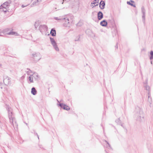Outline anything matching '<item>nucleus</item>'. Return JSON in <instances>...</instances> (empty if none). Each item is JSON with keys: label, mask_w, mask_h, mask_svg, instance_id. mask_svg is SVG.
Wrapping results in <instances>:
<instances>
[{"label": "nucleus", "mask_w": 153, "mask_h": 153, "mask_svg": "<svg viewBox=\"0 0 153 153\" xmlns=\"http://www.w3.org/2000/svg\"><path fill=\"white\" fill-rule=\"evenodd\" d=\"M57 101L58 102H59V101L57 99Z\"/></svg>", "instance_id": "nucleus-43"}, {"label": "nucleus", "mask_w": 153, "mask_h": 153, "mask_svg": "<svg viewBox=\"0 0 153 153\" xmlns=\"http://www.w3.org/2000/svg\"><path fill=\"white\" fill-rule=\"evenodd\" d=\"M27 70H28L29 71H27L26 72V73L28 75H30V73H32V71H31L30 69H29V68H27Z\"/></svg>", "instance_id": "nucleus-24"}, {"label": "nucleus", "mask_w": 153, "mask_h": 153, "mask_svg": "<svg viewBox=\"0 0 153 153\" xmlns=\"http://www.w3.org/2000/svg\"><path fill=\"white\" fill-rule=\"evenodd\" d=\"M79 24V23H78L77 24V25L78 26H80V25Z\"/></svg>", "instance_id": "nucleus-39"}, {"label": "nucleus", "mask_w": 153, "mask_h": 153, "mask_svg": "<svg viewBox=\"0 0 153 153\" xmlns=\"http://www.w3.org/2000/svg\"><path fill=\"white\" fill-rule=\"evenodd\" d=\"M10 79V78L7 76H4L3 81L5 85H11V81Z\"/></svg>", "instance_id": "nucleus-5"}, {"label": "nucleus", "mask_w": 153, "mask_h": 153, "mask_svg": "<svg viewBox=\"0 0 153 153\" xmlns=\"http://www.w3.org/2000/svg\"><path fill=\"white\" fill-rule=\"evenodd\" d=\"M3 8V11L5 13H6L7 12V9L6 8V9Z\"/></svg>", "instance_id": "nucleus-32"}, {"label": "nucleus", "mask_w": 153, "mask_h": 153, "mask_svg": "<svg viewBox=\"0 0 153 153\" xmlns=\"http://www.w3.org/2000/svg\"><path fill=\"white\" fill-rule=\"evenodd\" d=\"M91 4H94V5L93 6V7H94L98 6V3L96 0H94L91 2Z\"/></svg>", "instance_id": "nucleus-18"}, {"label": "nucleus", "mask_w": 153, "mask_h": 153, "mask_svg": "<svg viewBox=\"0 0 153 153\" xmlns=\"http://www.w3.org/2000/svg\"><path fill=\"white\" fill-rule=\"evenodd\" d=\"M103 15L102 12L100 11L97 13V18L99 20H101L103 18Z\"/></svg>", "instance_id": "nucleus-12"}, {"label": "nucleus", "mask_w": 153, "mask_h": 153, "mask_svg": "<svg viewBox=\"0 0 153 153\" xmlns=\"http://www.w3.org/2000/svg\"><path fill=\"white\" fill-rule=\"evenodd\" d=\"M50 34L51 35L53 36H56V31L54 28H53L51 29Z\"/></svg>", "instance_id": "nucleus-14"}, {"label": "nucleus", "mask_w": 153, "mask_h": 153, "mask_svg": "<svg viewBox=\"0 0 153 153\" xmlns=\"http://www.w3.org/2000/svg\"><path fill=\"white\" fill-rule=\"evenodd\" d=\"M31 93L33 95H35L36 94L37 91L35 88L33 87L31 89Z\"/></svg>", "instance_id": "nucleus-16"}, {"label": "nucleus", "mask_w": 153, "mask_h": 153, "mask_svg": "<svg viewBox=\"0 0 153 153\" xmlns=\"http://www.w3.org/2000/svg\"><path fill=\"white\" fill-rule=\"evenodd\" d=\"M1 83H0V88H2V87L1 86Z\"/></svg>", "instance_id": "nucleus-38"}, {"label": "nucleus", "mask_w": 153, "mask_h": 153, "mask_svg": "<svg viewBox=\"0 0 153 153\" xmlns=\"http://www.w3.org/2000/svg\"><path fill=\"white\" fill-rule=\"evenodd\" d=\"M10 29L9 28H7L4 30V32H7V34L9 35H16L17 33L15 32L11 31L9 32H8V31L10 30Z\"/></svg>", "instance_id": "nucleus-9"}, {"label": "nucleus", "mask_w": 153, "mask_h": 153, "mask_svg": "<svg viewBox=\"0 0 153 153\" xmlns=\"http://www.w3.org/2000/svg\"><path fill=\"white\" fill-rule=\"evenodd\" d=\"M33 131L34 133V134L35 135H36L37 136L38 139H39V136L38 135L37 133L36 132V131L34 130H33Z\"/></svg>", "instance_id": "nucleus-29"}, {"label": "nucleus", "mask_w": 153, "mask_h": 153, "mask_svg": "<svg viewBox=\"0 0 153 153\" xmlns=\"http://www.w3.org/2000/svg\"><path fill=\"white\" fill-rule=\"evenodd\" d=\"M32 58L33 60L35 62H37L41 58L40 54L39 53H35L32 54Z\"/></svg>", "instance_id": "nucleus-3"}, {"label": "nucleus", "mask_w": 153, "mask_h": 153, "mask_svg": "<svg viewBox=\"0 0 153 153\" xmlns=\"http://www.w3.org/2000/svg\"><path fill=\"white\" fill-rule=\"evenodd\" d=\"M96 0V1H97L98 2V3H99V0Z\"/></svg>", "instance_id": "nucleus-40"}, {"label": "nucleus", "mask_w": 153, "mask_h": 153, "mask_svg": "<svg viewBox=\"0 0 153 153\" xmlns=\"http://www.w3.org/2000/svg\"><path fill=\"white\" fill-rule=\"evenodd\" d=\"M89 32H90V33L91 32V31L90 30L87 29L86 30L85 33L86 34H89L88 33H89Z\"/></svg>", "instance_id": "nucleus-27"}, {"label": "nucleus", "mask_w": 153, "mask_h": 153, "mask_svg": "<svg viewBox=\"0 0 153 153\" xmlns=\"http://www.w3.org/2000/svg\"><path fill=\"white\" fill-rule=\"evenodd\" d=\"M148 101H149L150 103H151V102L152 101V98L151 97L149 98V100H148Z\"/></svg>", "instance_id": "nucleus-34"}, {"label": "nucleus", "mask_w": 153, "mask_h": 153, "mask_svg": "<svg viewBox=\"0 0 153 153\" xmlns=\"http://www.w3.org/2000/svg\"><path fill=\"white\" fill-rule=\"evenodd\" d=\"M32 75H30L29 77V80L30 81V82H33V77H32Z\"/></svg>", "instance_id": "nucleus-22"}, {"label": "nucleus", "mask_w": 153, "mask_h": 153, "mask_svg": "<svg viewBox=\"0 0 153 153\" xmlns=\"http://www.w3.org/2000/svg\"><path fill=\"white\" fill-rule=\"evenodd\" d=\"M8 114V117L10 120V123L12 124L14 129L16 130L17 129V127L15 128V126H17L16 125L15 118L14 117L12 109L10 107H8L7 108Z\"/></svg>", "instance_id": "nucleus-1"}, {"label": "nucleus", "mask_w": 153, "mask_h": 153, "mask_svg": "<svg viewBox=\"0 0 153 153\" xmlns=\"http://www.w3.org/2000/svg\"><path fill=\"white\" fill-rule=\"evenodd\" d=\"M100 24L102 26L106 27L108 25V22L105 20H104L101 22Z\"/></svg>", "instance_id": "nucleus-13"}, {"label": "nucleus", "mask_w": 153, "mask_h": 153, "mask_svg": "<svg viewBox=\"0 0 153 153\" xmlns=\"http://www.w3.org/2000/svg\"><path fill=\"white\" fill-rule=\"evenodd\" d=\"M36 24H37V23L36 22L35 24L34 25L36 29L37 28V27L38 26V25H36Z\"/></svg>", "instance_id": "nucleus-36"}, {"label": "nucleus", "mask_w": 153, "mask_h": 153, "mask_svg": "<svg viewBox=\"0 0 153 153\" xmlns=\"http://www.w3.org/2000/svg\"><path fill=\"white\" fill-rule=\"evenodd\" d=\"M1 36V35H0V36Z\"/></svg>", "instance_id": "nucleus-46"}, {"label": "nucleus", "mask_w": 153, "mask_h": 153, "mask_svg": "<svg viewBox=\"0 0 153 153\" xmlns=\"http://www.w3.org/2000/svg\"><path fill=\"white\" fill-rule=\"evenodd\" d=\"M50 40L51 42V44L53 46V47H54L56 51H59V48H58L57 43L56 42V41L53 38H51V37H50Z\"/></svg>", "instance_id": "nucleus-4"}, {"label": "nucleus", "mask_w": 153, "mask_h": 153, "mask_svg": "<svg viewBox=\"0 0 153 153\" xmlns=\"http://www.w3.org/2000/svg\"><path fill=\"white\" fill-rule=\"evenodd\" d=\"M48 29L47 27L45 25H40L39 27V30L40 32L43 34L44 32L47 31Z\"/></svg>", "instance_id": "nucleus-7"}, {"label": "nucleus", "mask_w": 153, "mask_h": 153, "mask_svg": "<svg viewBox=\"0 0 153 153\" xmlns=\"http://www.w3.org/2000/svg\"><path fill=\"white\" fill-rule=\"evenodd\" d=\"M145 89L147 91H150V87L148 85H146L145 87Z\"/></svg>", "instance_id": "nucleus-26"}, {"label": "nucleus", "mask_w": 153, "mask_h": 153, "mask_svg": "<svg viewBox=\"0 0 153 153\" xmlns=\"http://www.w3.org/2000/svg\"><path fill=\"white\" fill-rule=\"evenodd\" d=\"M62 21L63 22H64L63 24L64 26L65 27H69L70 24L68 18H64L62 19Z\"/></svg>", "instance_id": "nucleus-6"}, {"label": "nucleus", "mask_w": 153, "mask_h": 153, "mask_svg": "<svg viewBox=\"0 0 153 153\" xmlns=\"http://www.w3.org/2000/svg\"><path fill=\"white\" fill-rule=\"evenodd\" d=\"M103 1H102V0H101L100 2L99 3V7L100 8H101V4L102 3V2Z\"/></svg>", "instance_id": "nucleus-31"}, {"label": "nucleus", "mask_w": 153, "mask_h": 153, "mask_svg": "<svg viewBox=\"0 0 153 153\" xmlns=\"http://www.w3.org/2000/svg\"><path fill=\"white\" fill-rule=\"evenodd\" d=\"M141 11L143 14L142 18L143 21L144 23L145 22V12L146 10L144 9V7H141Z\"/></svg>", "instance_id": "nucleus-11"}, {"label": "nucleus", "mask_w": 153, "mask_h": 153, "mask_svg": "<svg viewBox=\"0 0 153 153\" xmlns=\"http://www.w3.org/2000/svg\"><path fill=\"white\" fill-rule=\"evenodd\" d=\"M134 1L132 0H130L129 1H127V4L134 7Z\"/></svg>", "instance_id": "nucleus-17"}, {"label": "nucleus", "mask_w": 153, "mask_h": 153, "mask_svg": "<svg viewBox=\"0 0 153 153\" xmlns=\"http://www.w3.org/2000/svg\"><path fill=\"white\" fill-rule=\"evenodd\" d=\"M151 63L152 64V61L151 62Z\"/></svg>", "instance_id": "nucleus-44"}, {"label": "nucleus", "mask_w": 153, "mask_h": 153, "mask_svg": "<svg viewBox=\"0 0 153 153\" xmlns=\"http://www.w3.org/2000/svg\"><path fill=\"white\" fill-rule=\"evenodd\" d=\"M2 66V65L0 63V67H1Z\"/></svg>", "instance_id": "nucleus-42"}, {"label": "nucleus", "mask_w": 153, "mask_h": 153, "mask_svg": "<svg viewBox=\"0 0 153 153\" xmlns=\"http://www.w3.org/2000/svg\"><path fill=\"white\" fill-rule=\"evenodd\" d=\"M9 3L8 2H5L3 4V5H2V7H2V9H3V7H4V8L6 9V8L8 6L9 4L11 2L10 1H9Z\"/></svg>", "instance_id": "nucleus-15"}, {"label": "nucleus", "mask_w": 153, "mask_h": 153, "mask_svg": "<svg viewBox=\"0 0 153 153\" xmlns=\"http://www.w3.org/2000/svg\"><path fill=\"white\" fill-rule=\"evenodd\" d=\"M26 6H25V5H23V4H22V7H23V8H24V7H26Z\"/></svg>", "instance_id": "nucleus-37"}, {"label": "nucleus", "mask_w": 153, "mask_h": 153, "mask_svg": "<svg viewBox=\"0 0 153 153\" xmlns=\"http://www.w3.org/2000/svg\"><path fill=\"white\" fill-rule=\"evenodd\" d=\"M150 54L151 56L150 57L149 59L150 60L153 59V51H152L150 52Z\"/></svg>", "instance_id": "nucleus-23"}, {"label": "nucleus", "mask_w": 153, "mask_h": 153, "mask_svg": "<svg viewBox=\"0 0 153 153\" xmlns=\"http://www.w3.org/2000/svg\"><path fill=\"white\" fill-rule=\"evenodd\" d=\"M134 114L136 120L139 121H142L144 119V114L142 109L140 107H137L135 110Z\"/></svg>", "instance_id": "nucleus-2"}, {"label": "nucleus", "mask_w": 153, "mask_h": 153, "mask_svg": "<svg viewBox=\"0 0 153 153\" xmlns=\"http://www.w3.org/2000/svg\"><path fill=\"white\" fill-rule=\"evenodd\" d=\"M39 3V1L38 0H37L36 1H34L33 2L32 4H31V6H32V5H38Z\"/></svg>", "instance_id": "nucleus-19"}, {"label": "nucleus", "mask_w": 153, "mask_h": 153, "mask_svg": "<svg viewBox=\"0 0 153 153\" xmlns=\"http://www.w3.org/2000/svg\"><path fill=\"white\" fill-rule=\"evenodd\" d=\"M134 7H135V5H134Z\"/></svg>", "instance_id": "nucleus-45"}, {"label": "nucleus", "mask_w": 153, "mask_h": 153, "mask_svg": "<svg viewBox=\"0 0 153 153\" xmlns=\"http://www.w3.org/2000/svg\"><path fill=\"white\" fill-rule=\"evenodd\" d=\"M115 122L118 124L119 125H121V123L120 122V120L119 118L116 120H115Z\"/></svg>", "instance_id": "nucleus-25"}, {"label": "nucleus", "mask_w": 153, "mask_h": 153, "mask_svg": "<svg viewBox=\"0 0 153 153\" xmlns=\"http://www.w3.org/2000/svg\"><path fill=\"white\" fill-rule=\"evenodd\" d=\"M105 141L106 143L108 145V146H109L110 147H111V146L110 144H109L108 142H107L106 140H105Z\"/></svg>", "instance_id": "nucleus-33"}, {"label": "nucleus", "mask_w": 153, "mask_h": 153, "mask_svg": "<svg viewBox=\"0 0 153 153\" xmlns=\"http://www.w3.org/2000/svg\"><path fill=\"white\" fill-rule=\"evenodd\" d=\"M58 105L64 110L68 111L70 110V107L62 103H59Z\"/></svg>", "instance_id": "nucleus-8"}, {"label": "nucleus", "mask_w": 153, "mask_h": 153, "mask_svg": "<svg viewBox=\"0 0 153 153\" xmlns=\"http://www.w3.org/2000/svg\"><path fill=\"white\" fill-rule=\"evenodd\" d=\"M54 19L56 20H62V19L58 17H55L54 18Z\"/></svg>", "instance_id": "nucleus-28"}, {"label": "nucleus", "mask_w": 153, "mask_h": 153, "mask_svg": "<svg viewBox=\"0 0 153 153\" xmlns=\"http://www.w3.org/2000/svg\"><path fill=\"white\" fill-rule=\"evenodd\" d=\"M105 2L104 1H103L102 2V3L101 4V8H100V9L101 10L103 9L105 7Z\"/></svg>", "instance_id": "nucleus-20"}, {"label": "nucleus", "mask_w": 153, "mask_h": 153, "mask_svg": "<svg viewBox=\"0 0 153 153\" xmlns=\"http://www.w3.org/2000/svg\"><path fill=\"white\" fill-rule=\"evenodd\" d=\"M148 100H149V98L151 96V93L150 91H149L148 92Z\"/></svg>", "instance_id": "nucleus-30"}, {"label": "nucleus", "mask_w": 153, "mask_h": 153, "mask_svg": "<svg viewBox=\"0 0 153 153\" xmlns=\"http://www.w3.org/2000/svg\"><path fill=\"white\" fill-rule=\"evenodd\" d=\"M108 25H110V27H114L115 25L114 19L112 18L108 20Z\"/></svg>", "instance_id": "nucleus-10"}, {"label": "nucleus", "mask_w": 153, "mask_h": 153, "mask_svg": "<svg viewBox=\"0 0 153 153\" xmlns=\"http://www.w3.org/2000/svg\"><path fill=\"white\" fill-rule=\"evenodd\" d=\"M31 75H32V76L34 77L36 79H37L39 77V75L36 73H34Z\"/></svg>", "instance_id": "nucleus-21"}, {"label": "nucleus", "mask_w": 153, "mask_h": 153, "mask_svg": "<svg viewBox=\"0 0 153 153\" xmlns=\"http://www.w3.org/2000/svg\"><path fill=\"white\" fill-rule=\"evenodd\" d=\"M115 47H116L117 48H118V47H117V45L115 46Z\"/></svg>", "instance_id": "nucleus-41"}, {"label": "nucleus", "mask_w": 153, "mask_h": 153, "mask_svg": "<svg viewBox=\"0 0 153 153\" xmlns=\"http://www.w3.org/2000/svg\"><path fill=\"white\" fill-rule=\"evenodd\" d=\"M80 36H79L78 37V38L77 39H75V41H79V38H80Z\"/></svg>", "instance_id": "nucleus-35"}]
</instances>
